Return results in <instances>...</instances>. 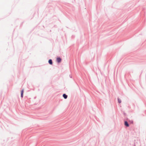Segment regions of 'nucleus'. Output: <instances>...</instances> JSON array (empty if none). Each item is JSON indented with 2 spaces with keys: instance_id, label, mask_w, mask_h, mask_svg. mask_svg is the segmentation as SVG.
Wrapping results in <instances>:
<instances>
[{
  "instance_id": "1",
  "label": "nucleus",
  "mask_w": 146,
  "mask_h": 146,
  "mask_svg": "<svg viewBox=\"0 0 146 146\" xmlns=\"http://www.w3.org/2000/svg\"><path fill=\"white\" fill-rule=\"evenodd\" d=\"M56 60L57 62L59 63L61 62L62 59L60 57H58L56 58Z\"/></svg>"
},
{
  "instance_id": "2",
  "label": "nucleus",
  "mask_w": 146,
  "mask_h": 146,
  "mask_svg": "<svg viewBox=\"0 0 146 146\" xmlns=\"http://www.w3.org/2000/svg\"><path fill=\"white\" fill-rule=\"evenodd\" d=\"M124 125L125 126L127 127H128L129 126V124L128 122L126 121H124Z\"/></svg>"
},
{
  "instance_id": "3",
  "label": "nucleus",
  "mask_w": 146,
  "mask_h": 146,
  "mask_svg": "<svg viewBox=\"0 0 146 146\" xmlns=\"http://www.w3.org/2000/svg\"><path fill=\"white\" fill-rule=\"evenodd\" d=\"M48 63L50 65H52L53 64V62L52 60L51 59H50L48 60Z\"/></svg>"
},
{
  "instance_id": "4",
  "label": "nucleus",
  "mask_w": 146,
  "mask_h": 146,
  "mask_svg": "<svg viewBox=\"0 0 146 146\" xmlns=\"http://www.w3.org/2000/svg\"><path fill=\"white\" fill-rule=\"evenodd\" d=\"M63 97L65 99H66L68 97V95L66 94H64L62 95Z\"/></svg>"
},
{
  "instance_id": "5",
  "label": "nucleus",
  "mask_w": 146,
  "mask_h": 146,
  "mask_svg": "<svg viewBox=\"0 0 146 146\" xmlns=\"http://www.w3.org/2000/svg\"><path fill=\"white\" fill-rule=\"evenodd\" d=\"M117 99L118 102L119 104H120L121 102V100L120 99H119V98H118Z\"/></svg>"
},
{
  "instance_id": "6",
  "label": "nucleus",
  "mask_w": 146,
  "mask_h": 146,
  "mask_svg": "<svg viewBox=\"0 0 146 146\" xmlns=\"http://www.w3.org/2000/svg\"><path fill=\"white\" fill-rule=\"evenodd\" d=\"M21 97L22 98V97H23V90H22L21 91Z\"/></svg>"
},
{
  "instance_id": "7",
  "label": "nucleus",
  "mask_w": 146,
  "mask_h": 146,
  "mask_svg": "<svg viewBox=\"0 0 146 146\" xmlns=\"http://www.w3.org/2000/svg\"><path fill=\"white\" fill-rule=\"evenodd\" d=\"M37 104V103H36V102H35V101H33V102H32V105H34V104L35 105V104Z\"/></svg>"
},
{
  "instance_id": "8",
  "label": "nucleus",
  "mask_w": 146,
  "mask_h": 146,
  "mask_svg": "<svg viewBox=\"0 0 146 146\" xmlns=\"http://www.w3.org/2000/svg\"><path fill=\"white\" fill-rule=\"evenodd\" d=\"M128 121L130 122V123H131V124H133V121L132 120H129V121Z\"/></svg>"
},
{
  "instance_id": "9",
  "label": "nucleus",
  "mask_w": 146,
  "mask_h": 146,
  "mask_svg": "<svg viewBox=\"0 0 146 146\" xmlns=\"http://www.w3.org/2000/svg\"><path fill=\"white\" fill-rule=\"evenodd\" d=\"M29 101H30V102L28 101V102H29V103H31V101L30 100H29Z\"/></svg>"
},
{
  "instance_id": "10",
  "label": "nucleus",
  "mask_w": 146,
  "mask_h": 146,
  "mask_svg": "<svg viewBox=\"0 0 146 146\" xmlns=\"http://www.w3.org/2000/svg\"><path fill=\"white\" fill-rule=\"evenodd\" d=\"M69 76H70V78H72V76H71V75H70Z\"/></svg>"
},
{
  "instance_id": "11",
  "label": "nucleus",
  "mask_w": 146,
  "mask_h": 146,
  "mask_svg": "<svg viewBox=\"0 0 146 146\" xmlns=\"http://www.w3.org/2000/svg\"><path fill=\"white\" fill-rule=\"evenodd\" d=\"M36 98V97H34V99H35Z\"/></svg>"
}]
</instances>
